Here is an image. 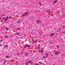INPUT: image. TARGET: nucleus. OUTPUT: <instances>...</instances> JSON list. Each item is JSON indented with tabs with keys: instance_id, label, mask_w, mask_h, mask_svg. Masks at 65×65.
Returning <instances> with one entry per match:
<instances>
[{
	"instance_id": "nucleus-1",
	"label": "nucleus",
	"mask_w": 65,
	"mask_h": 65,
	"mask_svg": "<svg viewBox=\"0 0 65 65\" xmlns=\"http://www.w3.org/2000/svg\"><path fill=\"white\" fill-rule=\"evenodd\" d=\"M23 47L25 48H26L27 47H30V45L28 44H26L24 45H23Z\"/></svg>"
},
{
	"instance_id": "nucleus-2",
	"label": "nucleus",
	"mask_w": 65,
	"mask_h": 65,
	"mask_svg": "<svg viewBox=\"0 0 65 65\" xmlns=\"http://www.w3.org/2000/svg\"><path fill=\"white\" fill-rule=\"evenodd\" d=\"M45 54L46 56H43L42 57L44 59H45L47 58V57H48V53H46Z\"/></svg>"
},
{
	"instance_id": "nucleus-3",
	"label": "nucleus",
	"mask_w": 65,
	"mask_h": 65,
	"mask_svg": "<svg viewBox=\"0 0 65 65\" xmlns=\"http://www.w3.org/2000/svg\"><path fill=\"white\" fill-rule=\"evenodd\" d=\"M30 63V64H32V61H28L27 62H26V64L27 65H28V64H29V63Z\"/></svg>"
},
{
	"instance_id": "nucleus-4",
	"label": "nucleus",
	"mask_w": 65,
	"mask_h": 65,
	"mask_svg": "<svg viewBox=\"0 0 65 65\" xmlns=\"http://www.w3.org/2000/svg\"><path fill=\"white\" fill-rule=\"evenodd\" d=\"M27 14H28V12H25L22 15V17H23L25 16V15Z\"/></svg>"
},
{
	"instance_id": "nucleus-5",
	"label": "nucleus",
	"mask_w": 65,
	"mask_h": 65,
	"mask_svg": "<svg viewBox=\"0 0 65 65\" xmlns=\"http://www.w3.org/2000/svg\"><path fill=\"white\" fill-rule=\"evenodd\" d=\"M8 19H9V17H6L5 19V20L6 21H7L8 20Z\"/></svg>"
},
{
	"instance_id": "nucleus-6",
	"label": "nucleus",
	"mask_w": 65,
	"mask_h": 65,
	"mask_svg": "<svg viewBox=\"0 0 65 65\" xmlns=\"http://www.w3.org/2000/svg\"><path fill=\"white\" fill-rule=\"evenodd\" d=\"M21 21L20 20H19L17 22V24H18L19 23H21Z\"/></svg>"
},
{
	"instance_id": "nucleus-7",
	"label": "nucleus",
	"mask_w": 65,
	"mask_h": 65,
	"mask_svg": "<svg viewBox=\"0 0 65 65\" xmlns=\"http://www.w3.org/2000/svg\"><path fill=\"white\" fill-rule=\"evenodd\" d=\"M54 35H55L54 33H52L50 34V36H54Z\"/></svg>"
},
{
	"instance_id": "nucleus-8",
	"label": "nucleus",
	"mask_w": 65,
	"mask_h": 65,
	"mask_svg": "<svg viewBox=\"0 0 65 65\" xmlns=\"http://www.w3.org/2000/svg\"><path fill=\"white\" fill-rule=\"evenodd\" d=\"M58 54H59V52H57L55 54V55H58Z\"/></svg>"
},
{
	"instance_id": "nucleus-9",
	"label": "nucleus",
	"mask_w": 65,
	"mask_h": 65,
	"mask_svg": "<svg viewBox=\"0 0 65 65\" xmlns=\"http://www.w3.org/2000/svg\"><path fill=\"white\" fill-rule=\"evenodd\" d=\"M37 22L38 23H40V21L39 20H38L37 21Z\"/></svg>"
},
{
	"instance_id": "nucleus-10",
	"label": "nucleus",
	"mask_w": 65,
	"mask_h": 65,
	"mask_svg": "<svg viewBox=\"0 0 65 65\" xmlns=\"http://www.w3.org/2000/svg\"><path fill=\"white\" fill-rule=\"evenodd\" d=\"M57 0H56L54 2V4H56V3H57Z\"/></svg>"
},
{
	"instance_id": "nucleus-11",
	"label": "nucleus",
	"mask_w": 65,
	"mask_h": 65,
	"mask_svg": "<svg viewBox=\"0 0 65 65\" xmlns=\"http://www.w3.org/2000/svg\"><path fill=\"white\" fill-rule=\"evenodd\" d=\"M5 37H6V38H8V36L7 35H6L5 36Z\"/></svg>"
},
{
	"instance_id": "nucleus-12",
	"label": "nucleus",
	"mask_w": 65,
	"mask_h": 65,
	"mask_svg": "<svg viewBox=\"0 0 65 65\" xmlns=\"http://www.w3.org/2000/svg\"><path fill=\"white\" fill-rule=\"evenodd\" d=\"M17 34L18 36H20V33L18 32H17Z\"/></svg>"
},
{
	"instance_id": "nucleus-13",
	"label": "nucleus",
	"mask_w": 65,
	"mask_h": 65,
	"mask_svg": "<svg viewBox=\"0 0 65 65\" xmlns=\"http://www.w3.org/2000/svg\"><path fill=\"white\" fill-rule=\"evenodd\" d=\"M17 30H19L21 29V28H17Z\"/></svg>"
},
{
	"instance_id": "nucleus-14",
	"label": "nucleus",
	"mask_w": 65,
	"mask_h": 65,
	"mask_svg": "<svg viewBox=\"0 0 65 65\" xmlns=\"http://www.w3.org/2000/svg\"><path fill=\"white\" fill-rule=\"evenodd\" d=\"M8 47V45H5V47Z\"/></svg>"
},
{
	"instance_id": "nucleus-15",
	"label": "nucleus",
	"mask_w": 65,
	"mask_h": 65,
	"mask_svg": "<svg viewBox=\"0 0 65 65\" xmlns=\"http://www.w3.org/2000/svg\"><path fill=\"white\" fill-rule=\"evenodd\" d=\"M6 58H9V56L6 55Z\"/></svg>"
},
{
	"instance_id": "nucleus-16",
	"label": "nucleus",
	"mask_w": 65,
	"mask_h": 65,
	"mask_svg": "<svg viewBox=\"0 0 65 65\" xmlns=\"http://www.w3.org/2000/svg\"><path fill=\"white\" fill-rule=\"evenodd\" d=\"M39 64H42V62H39Z\"/></svg>"
},
{
	"instance_id": "nucleus-17",
	"label": "nucleus",
	"mask_w": 65,
	"mask_h": 65,
	"mask_svg": "<svg viewBox=\"0 0 65 65\" xmlns=\"http://www.w3.org/2000/svg\"><path fill=\"white\" fill-rule=\"evenodd\" d=\"M41 53H44V52H43V51H41Z\"/></svg>"
},
{
	"instance_id": "nucleus-18",
	"label": "nucleus",
	"mask_w": 65,
	"mask_h": 65,
	"mask_svg": "<svg viewBox=\"0 0 65 65\" xmlns=\"http://www.w3.org/2000/svg\"><path fill=\"white\" fill-rule=\"evenodd\" d=\"M37 40H36L35 41H34V42L35 43H36V42H37Z\"/></svg>"
},
{
	"instance_id": "nucleus-19",
	"label": "nucleus",
	"mask_w": 65,
	"mask_h": 65,
	"mask_svg": "<svg viewBox=\"0 0 65 65\" xmlns=\"http://www.w3.org/2000/svg\"><path fill=\"white\" fill-rule=\"evenodd\" d=\"M56 47H57V48H58L59 47V45H57V46H56Z\"/></svg>"
},
{
	"instance_id": "nucleus-20",
	"label": "nucleus",
	"mask_w": 65,
	"mask_h": 65,
	"mask_svg": "<svg viewBox=\"0 0 65 65\" xmlns=\"http://www.w3.org/2000/svg\"><path fill=\"white\" fill-rule=\"evenodd\" d=\"M39 4H40V6H41V4L40 3H39Z\"/></svg>"
},
{
	"instance_id": "nucleus-21",
	"label": "nucleus",
	"mask_w": 65,
	"mask_h": 65,
	"mask_svg": "<svg viewBox=\"0 0 65 65\" xmlns=\"http://www.w3.org/2000/svg\"><path fill=\"white\" fill-rule=\"evenodd\" d=\"M2 41H3V40H1L0 41V42H2Z\"/></svg>"
},
{
	"instance_id": "nucleus-22",
	"label": "nucleus",
	"mask_w": 65,
	"mask_h": 65,
	"mask_svg": "<svg viewBox=\"0 0 65 65\" xmlns=\"http://www.w3.org/2000/svg\"><path fill=\"white\" fill-rule=\"evenodd\" d=\"M20 54V53H18V54H17V55H18V56H19V55Z\"/></svg>"
},
{
	"instance_id": "nucleus-23",
	"label": "nucleus",
	"mask_w": 65,
	"mask_h": 65,
	"mask_svg": "<svg viewBox=\"0 0 65 65\" xmlns=\"http://www.w3.org/2000/svg\"><path fill=\"white\" fill-rule=\"evenodd\" d=\"M6 30H8V28H7L6 29Z\"/></svg>"
},
{
	"instance_id": "nucleus-24",
	"label": "nucleus",
	"mask_w": 65,
	"mask_h": 65,
	"mask_svg": "<svg viewBox=\"0 0 65 65\" xmlns=\"http://www.w3.org/2000/svg\"><path fill=\"white\" fill-rule=\"evenodd\" d=\"M5 15H6V14H5L3 15V16H5Z\"/></svg>"
},
{
	"instance_id": "nucleus-25",
	"label": "nucleus",
	"mask_w": 65,
	"mask_h": 65,
	"mask_svg": "<svg viewBox=\"0 0 65 65\" xmlns=\"http://www.w3.org/2000/svg\"><path fill=\"white\" fill-rule=\"evenodd\" d=\"M48 13H50V12L49 11H48Z\"/></svg>"
},
{
	"instance_id": "nucleus-26",
	"label": "nucleus",
	"mask_w": 65,
	"mask_h": 65,
	"mask_svg": "<svg viewBox=\"0 0 65 65\" xmlns=\"http://www.w3.org/2000/svg\"><path fill=\"white\" fill-rule=\"evenodd\" d=\"M39 48H40V47H38V49H39Z\"/></svg>"
},
{
	"instance_id": "nucleus-27",
	"label": "nucleus",
	"mask_w": 65,
	"mask_h": 65,
	"mask_svg": "<svg viewBox=\"0 0 65 65\" xmlns=\"http://www.w3.org/2000/svg\"><path fill=\"white\" fill-rule=\"evenodd\" d=\"M4 62H5V63H6V61H5Z\"/></svg>"
},
{
	"instance_id": "nucleus-28",
	"label": "nucleus",
	"mask_w": 65,
	"mask_h": 65,
	"mask_svg": "<svg viewBox=\"0 0 65 65\" xmlns=\"http://www.w3.org/2000/svg\"><path fill=\"white\" fill-rule=\"evenodd\" d=\"M48 10H47V11H46L47 12H48Z\"/></svg>"
},
{
	"instance_id": "nucleus-29",
	"label": "nucleus",
	"mask_w": 65,
	"mask_h": 65,
	"mask_svg": "<svg viewBox=\"0 0 65 65\" xmlns=\"http://www.w3.org/2000/svg\"><path fill=\"white\" fill-rule=\"evenodd\" d=\"M2 46L0 45V47H1Z\"/></svg>"
},
{
	"instance_id": "nucleus-30",
	"label": "nucleus",
	"mask_w": 65,
	"mask_h": 65,
	"mask_svg": "<svg viewBox=\"0 0 65 65\" xmlns=\"http://www.w3.org/2000/svg\"><path fill=\"white\" fill-rule=\"evenodd\" d=\"M0 20H1V18H0Z\"/></svg>"
},
{
	"instance_id": "nucleus-31",
	"label": "nucleus",
	"mask_w": 65,
	"mask_h": 65,
	"mask_svg": "<svg viewBox=\"0 0 65 65\" xmlns=\"http://www.w3.org/2000/svg\"><path fill=\"white\" fill-rule=\"evenodd\" d=\"M64 39H65V37L64 38Z\"/></svg>"
},
{
	"instance_id": "nucleus-32",
	"label": "nucleus",
	"mask_w": 65,
	"mask_h": 65,
	"mask_svg": "<svg viewBox=\"0 0 65 65\" xmlns=\"http://www.w3.org/2000/svg\"><path fill=\"white\" fill-rule=\"evenodd\" d=\"M4 64L5 65V63H4Z\"/></svg>"
},
{
	"instance_id": "nucleus-33",
	"label": "nucleus",
	"mask_w": 65,
	"mask_h": 65,
	"mask_svg": "<svg viewBox=\"0 0 65 65\" xmlns=\"http://www.w3.org/2000/svg\"><path fill=\"white\" fill-rule=\"evenodd\" d=\"M0 12H1V11H0Z\"/></svg>"
}]
</instances>
